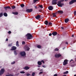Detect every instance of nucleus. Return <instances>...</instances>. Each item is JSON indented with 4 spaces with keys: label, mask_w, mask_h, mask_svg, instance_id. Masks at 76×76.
Wrapping results in <instances>:
<instances>
[{
    "label": "nucleus",
    "mask_w": 76,
    "mask_h": 76,
    "mask_svg": "<svg viewBox=\"0 0 76 76\" xmlns=\"http://www.w3.org/2000/svg\"><path fill=\"white\" fill-rule=\"evenodd\" d=\"M64 0H61V1H58V4L57 5L59 7H63V6H64V4L63 3H61V1H64Z\"/></svg>",
    "instance_id": "nucleus-1"
},
{
    "label": "nucleus",
    "mask_w": 76,
    "mask_h": 76,
    "mask_svg": "<svg viewBox=\"0 0 76 76\" xmlns=\"http://www.w3.org/2000/svg\"><path fill=\"white\" fill-rule=\"evenodd\" d=\"M26 37H27V39H31L32 38V34H30V33L27 34L26 35Z\"/></svg>",
    "instance_id": "nucleus-2"
},
{
    "label": "nucleus",
    "mask_w": 76,
    "mask_h": 76,
    "mask_svg": "<svg viewBox=\"0 0 76 76\" xmlns=\"http://www.w3.org/2000/svg\"><path fill=\"white\" fill-rule=\"evenodd\" d=\"M5 71V70L3 69H1L0 71V76H1V75H3Z\"/></svg>",
    "instance_id": "nucleus-3"
},
{
    "label": "nucleus",
    "mask_w": 76,
    "mask_h": 76,
    "mask_svg": "<svg viewBox=\"0 0 76 76\" xmlns=\"http://www.w3.org/2000/svg\"><path fill=\"white\" fill-rule=\"evenodd\" d=\"M76 2V0H72L69 2V4L71 5L72 4Z\"/></svg>",
    "instance_id": "nucleus-4"
},
{
    "label": "nucleus",
    "mask_w": 76,
    "mask_h": 76,
    "mask_svg": "<svg viewBox=\"0 0 76 76\" xmlns=\"http://www.w3.org/2000/svg\"><path fill=\"white\" fill-rule=\"evenodd\" d=\"M24 48L25 50H26V51H29V50H30V48L27 46L24 47Z\"/></svg>",
    "instance_id": "nucleus-5"
},
{
    "label": "nucleus",
    "mask_w": 76,
    "mask_h": 76,
    "mask_svg": "<svg viewBox=\"0 0 76 76\" xmlns=\"http://www.w3.org/2000/svg\"><path fill=\"white\" fill-rule=\"evenodd\" d=\"M33 10L32 9H27L26 10V12H27V13H31V12H32Z\"/></svg>",
    "instance_id": "nucleus-6"
},
{
    "label": "nucleus",
    "mask_w": 76,
    "mask_h": 76,
    "mask_svg": "<svg viewBox=\"0 0 76 76\" xmlns=\"http://www.w3.org/2000/svg\"><path fill=\"white\" fill-rule=\"evenodd\" d=\"M68 61L67 60H65L64 61V62L63 63V65L65 66V65H66V64H68V62H67Z\"/></svg>",
    "instance_id": "nucleus-7"
},
{
    "label": "nucleus",
    "mask_w": 76,
    "mask_h": 76,
    "mask_svg": "<svg viewBox=\"0 0 76 76\" xmlns=\"http://www.w3.org/2000/svg\"><path fill=\"white\" fill-rule=\"evenodd\" d=\"M20 54L21 56H25L26 55V53H25V52L23 51L22 52L20 53Z\"/></svg>",
    "instance_id": "nucleus-8"
},
{
    "label": "nucleus",
    "mask_w": 76,
    "mask_h": 76,
    "mask_svg": "<svg viewBox=\"0 0 76 76\" xmlns=\"http://www.w3.org/2000/svg\"><path fill=\"white\" fill-rule=\"evenodd\" d=\"M17 49V48L15 46H13L12 47V49L10 50L11 51L16 50Z\"/></svg>",
    "instance_id": "nucleus-9"
},
{
    "label": "nucleus",
    "mask_w": 76,
    "mask_h": 76,
    "mask_svg": "<svg viewBox=\"0 0 76 76\" xmlns=\"http://www.w3.org/2000/svg\"><path fill=\"white\" fill-rule=\"evenodd\" d=\"M61 55L60 54H55V56L56 58H58V57H61Z\"/></svg>",
    "instance_id": "nucleus-10"
},
{
    "label": "nucleus",
    "mask_w": 76,
    "mask_h": 76,
    "mask_svg": "<svg viewBox=\"0 0 76 76\" xmlns=\"http://www.w3.org/2000/svg\"><path fill=\"white\" fill-rule=\"evenodd\" d=\"M57 0H53L52 1V4H57Z\"/></svg>",
    "instance_id": "nucleus-11"
},
{
    "label": "nucleus",
    "mask_w": 76,
    "mask_h": 76,
    "mask_svg": "<svg viewBox=\"0 0 76 76\" xmlns=\"http://www.w3.org/2000/svg\"><path fill=\"white\" fill-rule=\"evenodd\" d=\"M48 9L49 10H52L53 9V6H50L48 7Z\"/></svg>",
    "instance_id": "nucleus-12"
},
{
    "label": "nucleus",
    "mask_w": 76,
    "mask_h": 76,
    "mask_svg": "<svg viewBox=\"0 0 76 76\" xmlns=\"http://www.w3.org/2000/svg\"><path fill=\"white\" fill-rule=\"evenodd\" d=\"M57 32H54L52 33V34L53 36H56V35H57L58 34Z\"/></svg>",
    "instance_id": "nucleus-13"
},
{
    "label": "nucleus",
    "mask_w": 76,
    "mask_h": 76,
    "mask_svg": "<svg viewBox=\"0 0 76 76\" xmlns=\"http://www.w3.org/2000/svg\"><path fill=\"white\" fill-rule=\"evenodd\" d=\"M35 18L36 19H40V18H41V16H40V15H39L37 16Z\"/></svg>",
    "instance_id": "nucleus-14"
},
{
    "label": "nucleus",
    "mask_w": 76,
    "mask_h": 76,
    "mask_svg": "<svg viewBox=\"0 0 76 76\" xmlns=\"http://www.w3.org/2000/svg\"><path fill=\"white\" fill-rule=\"evenodd\" d=\"M68 21H69V19L67 18L65 20V23H67Z\"/></svg>",
    "instance_id": "nucleus-15"
},
{
    "label": "nucleus",
    "mask_w": 76,
    "mask_h": 76,
    "mask_svg": "<svg viewBox=\"0 0 76 76\" xmlns=\"http://www.w3.org/2000/svg\"><path fill=\"white\" fill-rule=\"evenodd\" d=\"M24 69H25L26 70H27L29 69V68L28 66H25L24 67Z\"/></svg>",
    "instance_id": "nucleus-16"
},
{
    "label": "nucleus",
    "mask_w": 76,
    "mask_h": 76,
    "mask_svg": "<svg viewBox=\"0 0 76 76\" xmlns=\"http://www.w3.org/2000/svg\"><path fill=\"white\" fill-rule=\"evenodd\" d=\"M16 46L17 47H19V42L18 41H17L16 42Z\"/></svg>",
    "instance_id": "nucleus-17"
},
{
    "label": "nucleus",
    "mask_w": 76,
    "mask_h": 76,
    "mask_svg": "<svg viewBox=\"0 0 76 76\" xmlns=\"http://www.w3.org/2000/svg\"><path fill=\"white\" fill-rule=\"evenodd\" d=\"M12 13L14 15H18V12H12Z\"/></svg>",
    "instance_id": "nucleus-18"
},
{
    "label": "nucleus",
    "mask_w": 76,
    "mask_h": 76,
    "mask_svg": "<svg viewBox=\"0 0 76 76\" xmlns=\"http://www.w3.org/2000/svg\"><path fill=\"white\" fill-rule=\"evenodd\" d=\"M44 23L45 24V25H48V22L46 20L44 22Z\"/></svg>",
    "instance_id": "nucleus-19"
},
{
    "label": "nucleus",
    "mask_w": 76,
    "mask_h": 76,
    "mask_svg": "<svg viewBox=\"0 0 76 76\" xmlns=\"http://www.w3.org/2000/svg\"><path fill=\"white\" fill-rule=\"evenodd\" d=\"M37 63L38 65H39L40 66V65H41V64H42V63H41V62L40 61H38Z\"/></svg>",
    "instance_id": "nucleus-20"
},
{
    "label": "nucleus",
    "mask_w": 76,
    "mask_h": 76,
    "mask_svg": "<svg viewBox=\"0 0 76 76\" xmlns=\"http://www.w3.org/2000/svg\"><path fill=\"white\" fill-rule=\"evenodd\" d=\"M58 13H59L62 14L63 13V12L62 11H58Z\"/></svg>",
    "instance_id": "nucleus-21"
},
{
    "label": "nucleus",
    "mask_w": 76,
    "mask_h": 76,
    "mask_svg": "<svg viewBox=\"0 0 76 76\" xmlns=\"http://www.w3.org/2000/svg\"><path fill=\"white\" fill-rule=\"evenodd\" d=\"M4 15L5 17H7V14L6 12L4 13Z\"/></svg>",
    "instance_id": "nucleus-22"
},
{
    "label": "nucleus",
    "mask_w": 76,
    "mask_h": 76,
    "mask_svg": "<svg viewBox=\"0 0 76 76\" xmlns=\"http://www.w3.org/2000/svg\"><path fill=\"white\" fill-rule=\"evenodd\" d=\"M52 15H53V17H56V13H53Z\"/></svg>",
    "instance_id": "nucleus-23"
},
{
    "label": "nucleus",
    "mask_w": 76,
    "mask_h": 76,
    "mask_svg": "<svg viewBox=\"0 0 76 76\" xmlns=\"http://www.w3.org/2000/svg\"><path fill=\"white\" fill-rule=\"evenodd\" d=\"M11 7L12 9H15V8H16V7H15V6H11Z\"/></svg>",
    "instance_id": "nucleus-24"
},
{
    "label": "nucleus",
    "mask_w": 76,
    "mask_h": 76,
    "mask_svg": "<svg viewBox=\"0 0 76 76\" xmlns=\"http://www.w3.org/2000/svg\"><path fill=\"white\" fill-rule=\"evenodd\" d=\"M2 16H3V12H1L0 13V18L2 17Z\"/></svg>",
    "instance_id": "nucleus-25"
},
{
    "label": "nucleus",
    "mask_w": 76,
    "mask_h": 76,
    "mask_svg": "<svg viewBox=\"0 0 76 76\" xmlns=\"http://www.w3.org/2000/svg\"><path fill=\"white\" fill-rule=\"evenodd\" d=\"M7 7V9H11V8L10 6H7L6 7Z\"/></svg>",
    "instance_id": "nucleus-26"
},
{
    "label": "nucleus",
    "mask_w": 76,
    "mask_h": 76,
    "mask_svg": "<svg viewBox=\"0 0 76 76\" xmlns=\"http://www.w3.org/2000/svg\"><path fill=\"white\" fill-rule=\"evenodd\" d=\"M20 6L21 7H24L25 6V5H24V4H21L20 5Z\"/></svg>",
    "instance_id": "nucleus-27"
},
{
    "label": "nucleus",
    "mask_w": 76,
    "mask_h": 76,
    "mask_svg": "<svg viewBox=\"0 0 76 76\" xmlns=\"http://www.w3.org/2000/svg\"><path fill=\"white\" fill-rule=\"evenodd\" d=\"M37 47L38 48H41V46L40 45H38L37 46Z\"/></svg>",
    "instance_id": "nucleus-28"
},
{
    "label": "nucleus",
    "mask_w": 76,
    "mask_h": 76,
    "mask_svg": "<svg viewBox=\"0 0 76 76\" xmlns=\"http://www.w3.org/2000/svg\"><path fill=\"white\" fill-rule=\"evenodd\" d=\"M39 7H40V8H41L42 9V8H43V6L42 5H39Z\"/></svg>",
    "instance_id": "nucleus-29"
},
{
    "label": "nucleus",
    "mask_w": 76,
    "mask_h": 76,
    "mask_svg": "<svg viewBox=\"0 0 76 76\" xmlns=\"http://www.w3.org/2000/svg\"><path fill=\"white\" fill-rule=\"evenodd\" d=\"M69 73V72L68 71H66L65 72H64V74H67Z\"/></svg>",
    "instance_id": "nucleus-30"
},
{
    "label": "nucleus",
    "mask_w": 76,
    "mask_h": 76,
    "mask_svg": "<svg viewBox=\"0 0 76 76\" xmlns=\"http://www.w3.org/2000/svg\"><path fill=\"white\" fill-rule=\"evenodd\" d=\"M38 1H39V0H33V2L34 3H36Z\"/></svg>",
    "instance_id": "nucleus-31"
},
{
    "label": "nucleus",
    "mask_w": 76,
    "mask_h": 76,
    "mask_svg": "<svg viewBox=\"0 0 76 76\" xmlns=\"http://www.w3.org/2000/svg\"><path fill=\"white\" fill-rule=\"evenodd\" d=\"M14 53L15 55H17V53H16V50H15L14 51Z\"/></svg>",
    "instance_id": "nucleus-32"
},
{
    "label": "nucleus",
    "mask_w": 76,
    "mask_h": 76,
    "mask_svg": "<svg viewBox=\"0 0 76 76\" xmlns=\"http://www.w3.org/2000/svg\"><path fill=\"white\" fill-rule=\"evenodd\" d=\"M48 25H52V23L51 22H49L48 23Z\"/></svg>",
    "instance_id": "nucleus-33"
},
{
    "label": "nucleus",
    "mask_w": 76,
    "mask_h": 76,
    "mask_svg": "<svg viewBox=\"0 0 76 76\" xmlns=\"http://www.w3.org/2000/svg\"><path fill=\"white\" fill-rule=\"evenodd\" d=\"M20 73L23 74L25 73V72L24 71H21L20 72Z\"/></svg>",
    "instance_id": "nucleus-34"
},
{
    "label": "nucleus",
    "mask_w": 76,
    "mask_h": 76,
    "mask_svg": "<svg viewBox=\"0 0 76 76\" xmlns=\"http://www.w3.org/2000/svg\"><path fill=\"white\" fill-rule=\"evenodd\" d=\"M25 44V42L24 41H23L22 42V44H23V45H24V44Z\"/></svg>",
    "instance_id": "nucleus-35"
},
{
    "label": "nucleus",
    "mask_w": 76,
    "mask_h": 76,
    "mask_svg": "<svg viewBox=\"0 0 76 76\" xmlns=\"http://www.w3.org/2000/svg\"><path fill=\"white\" fill-rule=\"evenodd\" d=\"M13 75H12V74H10L9 75H7L6 76H13Z\"/></svg>",
    "instance_id": "nucleus-36"
},
{
    "label": "nucleus",
    "mask_w": 76,
    "mask_h": 76,
    "mask_svg": "<svg viewBox=\"0 0 76 76\" xmlns=\"http://www.w3.org/2000/svg\"><path fill=\"white\" fill-rule=\"evenodd\" d=\"M26 76H31V74L28 73L26 74Z\"/></svg>",
    "instance_id": "nucleus-37"
},
{
    "label": "nucleus",
    "mask_w": 76,
    "mask_h": 76,
    "mask_svg": "<svg viewBox=\"0 0 76 76\" xmlns=\"http://www.w3.org/2000/svg\"><path fill=\"white\" fill-rule=\"evenodd\" d=\"M4 9H5V10H7V7H4Z\"/></svg>",
    "instance_id": "nucleus-38"
},
{
    "label": "nucleus",
    "mask_w": 76,
    "mask_h": 76,
    "mask_svg": "<svg viewBox=\"0 0 76 76\" xmlns=\"http://www.w3.org/2000/svg\"><path fill=\"white\" fill-rule=\"evenodd\" d=\"M41 63H43V64H44L45 62H44V60H42L41 61Z\"/></svg>",
    "instance_id": "nucleus-39"
},
{
    "label": "nucleus",
    "mask_w": 76,
    "mask_h": 76,
    "mask_svg": "<svg viewBox=\"0 0 76 76\" xmlns=\"http://www.w3.org/2000/svg\"><path fill=\"white\" fill-rule=\"evenodd\" d=\"M42 73H43V71H41L39 73V75H41V74H42Z\"/></svg>",
    "instance_id": "nucleus-40"
},
{
    "label": "nucleus",
    "mask_w": 76,
    "mask_h": 76,
    "mask_svg": "<svg viewBox=\"0 0 76 76\" xmlns=\"http://www.w3.org/2000/svg\"><path fill=\"white\" fill-rule=\"evenodd\" d=\"M12 44H9L8 45V46L9 47H12Z\"/></svg>",
    "instance_id": "nucleus-41"
},
{
    "label": "nucleus",
    "mask_w": 76,
    "mask_h": 76,
    "mask_svg": "<svg viewBox=\"0 0 76 76\" xmlns=\"http://www.w3.org/2000/svg\"><path fill=\"white\" fill-rule=\"evenodd\" d=\"M58 50H58V49L57 48H56L55 49V51H58Z\"/></svg>",
    "instance_id": "nucleus-42"
},
{
    "label": "nucleus",
    "mask_w": 76,
    "mask_h": 76,
    "mask_svg": "<svg viewBox=\"0 0 76 76\" xmlns=\"http://www.w3.org/2000/svg\"><path fill=\"white\" fill-rule=\"evenodd\" d=\"M32 76H34L35 75V72H33L32 74Z\"/></svg>",
    "instance_id": "nucleus-43"
},
{
    "label": "nucleus",
    "mask_w": 76,
    "mask_h": 76,
    "mask_svg": "<svg viewBox=\"0 0 76 76\" xmlns=\"http://www.w3.org/2000/svg\"><path fill=\"white\" fill-rule=\"evenodd\" d=\"M74 15L76 16V10L74 12Z\"/></svg>",
    "instance_id": "nucleus-44"
},
{
    "label": "nucleus",
    "mask_w": 76,
    "mask_h": 76,
    "mask_svg": "<svg viewBox=\"0 0 76 76\" xmlns=\"http://www.w3.org/2000/svg\"><path fill=\"white\" fill-rule=\"evenodd\" d=\"M42 66L44 68H45V67H46V66H45V65H42Z\"/></svg>",
    "instance_id": "nucleus-45"
},
{
    "label": "nucleus",
    "mask_w": 76,
    "mask_h": 76,
    "mask_svg": "<svg viewBox=\"0 0 76 76\" xmlns=\"http://www.w3.org/2000/svg\"><path fill=\"white\" fill-rule=\"evenodd\" d=\"M15 61H14V62L11 63V64H15Z\"/></svg>",
    "instance_id": "nucleus-46"
},
{
    "label": "nucleus",
    "mask_w": 76,
    "mask_h": 76,
    "mask_svg": "<svg viewBox=\"0 0 76 76\" xmlns=\"http://www.w3.org/2000/svg\"><path fill=\"white\" fill-rule=\"evenodd\" d=\"M8 33L9 34H11V33H12V32H11V31H9L8 32Z\"/></svg>",
    "instance_id": "nucleus-47"
},
{
    "label": "nucleus",
    "mask_w": 76,
    "mask_h": 76,
    "mask_svg": "<svg viewBox=\"0 0 76 76\" xmlns=\"http://www.w3.org/2000/svg\"><path fill=\"white\" fill-rule=\"evenodd\" d=\"M49 36H51V35H52V34H51V33L49 34Z\"/></svg>",
    "instance_id": "nucleus-48"
},
{
    "label": "nucleus",
    "mask_w": 76,
    "mask_h": 76,
    "mask_svg": "<svg viewBox=\"0 0 76 76\" xmlns=\"http://www.w3.org/2000/svg\"><path fill=\"white\" fill-rule=\"evenodd\" d=\"M39 12H42V10L41 9L39 10Z\"/></svg>",
    "instance_id": "nucleus-49"
},
{
    "label": "nucleus",
    "mask_w": 76,
    "mask_h": 76,
    "mask_svg": "<svg viewBox=\"0 0 76 76\" xmlns=\"http://www.w3.org/2000/svg\"><path fill=\"white\" fill-rule=\"evenodd\" d=\"M19 75V73H18L17 74H16L15 75H16V76H18Z\"/></svg>",
    "instance_id": "nucleus-50"
},
{
    "label": "nucleus",
    "mask_w": 76,
    "mask_h": 76,
    "mask_svg": "<svg viewBox=\"0 0 76 76\" xmlns=\"http://www.w3.org/2000/svg\"><path fill=\"white\" fill-rule=\"evenodd\" d=\"M54 76H57V74H55L54 75Z\"/></svg>",
    "instance_id": "nucleus-51"
},
{
    "label": "nucleus",
    "mask_w": 76,
    "mask_h": 76,
    "mask_svg": "<svg viewBox=\"0 0 76 76\" xmlns=\"http://www.w3.org/2000/svg\"><path fill=\"white\" fill-rule=\"evenodd\" d=\"M73 59H71L70 61V63L71 62V61H73Z\"/></svg>",
    "instance_id": "nucleus-52"
},
{
    "label": "nucleus",
    "mask_w": 76,
    "mask_h": 76,
    "mask_svg": "<svg viewBox=\"0 0 76 76\" xmlns=\"http://www.w3.org/2000/svg\"><path fill=\"white\" fill-rule=\"evenodd\" d=\"M61 29H64V27H61Z\"/></svg>",
    "instance_id": "nucleus-53"
},
{
    "label": "nucleus",
    "mask_w": 76,
    "mask_h": 76,
    "mask_svg": "<svg viewBox=\"0 0 76 76\" xmlns=\"http://www.w3.org/2000/svg\"><path fill=\"white\" fill-rule=\"evenodd\" d=\"M65 44H66L68 45V42H65Z\"/></svg>",
    "instance_id": "nucleus-54"
},
{
    "label": "nucleus",
    "mask_w": 76,
    "mask_h": 76,
    "mask_svg": "<svg viewBox=\"0 0 76 76\" xmlns=\"http://www.w3.org/2000/svg\"><path fill=\"white\" fill-rule=\"evenodd\" d=\"M34 8H35V9H37V6H35Z\"/></svg>",
    "instance_id": "nucleus-55"
},
{
    "label": "nucleus",
    "mask_w": 76,
    "mask_h": 76,
    "mask_svg": "<svg viewBox=\"0 0 76 76\" xmlns=\"http://www.w3.org/2000/svg\"><path fill=\"white\" fill-rule=\"evenodd\" d=\"M8 39L7 38V39H6V41H8Z\"/></svg>",
    "instance_id": "nucleus-56"
},
{
    "label": "nucleus",
    "mask_w": 76,
    "mask_h": 76,
    "mask_svg": "<svg viewBox=\"0 0 76 76\" xmlns=\"http://www.w3.org/2000/svg\"><path fill=\"white\" fill-rule=\"evenodd\" d=\"M37 67H41V66H39V65H38V66H37Z\"/></svg>",
    "instance_id": "nucleus-57"
},
{
    "label": "nucleus",
    "mask_w": 76,
    "mask_h": 76,
    "mask_svg": "<svg viewBox=\"0 0 76 76\" xmlns=\"http://www.w3.org/2000/svg\"><path fill=\"white\" fill-rule=\"evenodd\" d=\"M72 37H74V34H73L72 36Z\"/></svg>",
    "instance_id": "nucleus-58"
},
{
    "label": "nucleus",
    "mask_w": 76,
    "mask_h": 76,
    "mask_svg": "<svg viewBox=\"0 0 76 76\" xmlns=\"http://www.w3.org/2000/svg\"><path fill=\"white\" fill-rule=\"evenodd\" d=\"M37 70H40V68H38V69H37Z\"/></svg>",
    "instance_id": "nucleus-59"
},
{
    "label": "nucleus",
    "mask_w": 76,
    "mask_h": 76,
    "mask_svg": "<svg viewBox=\"0 0 76 76\" xmlns=\"http://www.w3.org/2000/svg\"><path fill=\"white\" fill-rule=\"evenodd\" d=\"M65 47L63 48V50H64V49H65Z\"/></svg>",
    "instance_id": "nucleus-60"
},
{
    "label": "nucleus",
    "mask_w": 76,
    "mask_h": 76,
    "mask_svg": "<svg viewBox=\"0 0 76 76\" xmlns=\"http://www.w3.org/2000/svg\"><path fill=\"white\" fill-rule=\"evenodd\" d=\"M40 71H43V69H42L41 70H40Z\"/></svg>",
    "instance_id": "nucleus-61"
},
{
    "label": "nucleus",
    "mask_w": 76,
    "mask_h": 76,
    "mask_svg": "<svg viewBox=\"0 0 76 76\" xmlns=\"http://www.w3.org/2000/svg\"><path fill=\"white\" fill-rule=\"evenodd\" d=\"M74 76H76V75H75Z\"/></svg>",
    "instance_id": "nucleus-62"
}]
</instances>
